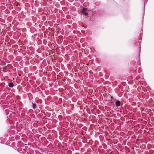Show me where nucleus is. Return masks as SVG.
<instances>
[{"label": "nucleus", "mask_w": 154, "mask_h": 154, "mask_svg": "<svg viewBox=\"0 0 154 154\" xmlns=\"http://www.w3.org/2000/svg\"><path fill=\"white\" fill-rule=\"evenodd\" d=\"M85 9V8H84L82 11V12L83 14H84L85 15L87 16L88 15V13L86 12Z\"/></svg>", "instance_id": "nucleus-1"}, {"label": "nucleus", "mask_w": 154, "mask_h": 154, "mask_svg": "<svg viewBox=\"0 0 154 154\" xmlns=\"http://www.w3.org/2000/svg\"><path fill=\"white\" fill-rule=\"evenodd\" d=\"M116 106H120V102L119 100H117L115 102Z\"/></svg>", "instance_id": "nucleus-2"}, {"label": "nucleus", "mask_w": 154, "mask_h": 154, "mask_svg": "<svg viewBox=\"0 0 154 154\" xmlns=\"http://www.w3.org/2000/svg\"><path fill=\"white\" fill-rule=\"evenodd\" d=\"M9 86L10 88H13L14 86V85L13 82H10L9 85H8Z\"/></svg>", "instance_id": "nucleus-3"}, {"label": "nucleus", "mask_w": 154, "mask_h": 154, "mask_svg": "<svg viewBox=\"0 0 154 154\" xmlns=\"http://www.w3.org/2000/svg\"><path fill=\"white\" fill-rule=\"evenodd\" d=\"M36 105L35 103H33L32 105V106L34 109H35L36 108Z\"/></svg>", "instance_id": "nucleus-4"}]
</instances>
